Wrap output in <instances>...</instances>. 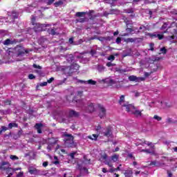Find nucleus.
I'll return each instance as SVG.
<instances>
[{
  "instance_id": "nucleus-1",
  "label": "nucleus",
  "mask_w": 177,
  "mask_h": 177,
  "mask_svg": "<svg viewBox=\"0 0 177 177\" xmlns=\"http://www.w3.org/2000/svg\"><path fill=\"white\" fill-rule=\"evenodd\" d=\"M58 115L59 117L66 115L67 118H78V117H80V112H77L73 109H70L68 112L66 111H59Z\"/></svg>"
},
{
  "instance_id": "nucleus-2",
  "label": "nucleus",
  "mask_w": 177,
  "mask_h": 177,
  "mask_svg": "<svg viewBox=\"0 0 177 177\" xmlns=\"http://www.w3.org/2000/svg\"><path fill=\"white\" fill-rule=\"evenodd\" d=\"M80 65L78 64L73 63L70 66H66L63 68L65 74H68V75H71L73 73H77V71L79 70Z\"/></svg>"
},
{
  "instance_id": "nucleus-3",
  "label": "nucleus",
  "mask_w": 177,
  "mask_h": 177,
  "mask_svg": "<svg viewBox=\"0 0 177 177\" xmlns=\"http://www.w3.org/2000/svg\"><path fill=\"white\" fill-rule=\"evenodd\" d=\"M62 136H68L69 139H64V143L66 147H75V143H74V136L72 134H68L67 132H64Z\"/></svg>"
},
{
  "instance_id": "nucleus-4",
  "label": "nucleus",
  "mask_w": 177,
  "mask_h": 177,
  "mask_svg": "<svg viewBox=\"0 0 177 177\" xmlns=\"http://www.w3.org/2000/svg\"><path fill=\"white\" fill-rule=\"evenodd\" d=\"M102 134L106 136V138H111V136H113V129L111 127L108 126L106 128V131L103 132Z\"/></svg>"
},
{
  "instance_id": "nucleus-5",
  "label": "nucleus",
  "mask_w": 177,
  "mask_h": 177,
  "mask_svg": "<svg viewBox=\"0 0 177 177\" xmlns=\"http://www.w3.org/2000/svg\"><path fill=\"white\" fill-rule=\"evenodd\" d=\"M98 109L100 110L99 117L100 118L106 117V108H104V106H103V105L102 104H98Z\"/></svg>"
},
{
  "instance_id": "nucleus-6",
  "label": "nucleus",
  "mask_w": 177,
  "mask_h": 177,
  "mask_svg": "<svg viewBox=\"0 0 177 177\" xmlns=\"http://www.w3.org/2000/svg\"><path fill=\"white\" fill-rule=\"evenodd\" d=\"M108 157L109 156L106 153H104V155L101 156V160H105L104 162L105 165H108V167H110L111 168L113 167V164L110 162V160H107Z\"/></svg>"
},
{
  "instance_id": "nucleus-7",
  "label": "nucleus",
  "mask_w": 177,
  "mask_h": 177,
  "mask_svg": "<svg viewBox=\"0 0 177 177\" xmlns=\"http://www.w3.org/2000/svg\"><path fill=\"white\" fill-rule=\"evenodd\" d=\"M15 44H17V40H10V39H7L3 42V44L6 46H9V45H13Z\"/></svg>"
},
{
  "instance_id": "nucleus-8",
  "label": "nucleus",
  "mask_w": 177,
  "mask_h": 177,
  "mask_svg": "<svg viewBox=\"0 0 177 177\" xmlns=\"http://www.w3.org/2000/svg\"><path fill=\"white\" fill-rule=\"evenodd\" d=\"M17 56H24L26 53H28V50L24 49V48L23 47H20V48L17 50Z\"/></svg>"
},
{
  "instance_id": "nucleus-9",
  "label": "nucleus",
  "mask_w": 177,
  "mask_h": 177,
  "mask_svg": "<svg viewBox=\"0 0 177 177\" xmlns=\"http://www.w3.org/2000/svg\"><path fill=\"white\" fill-rule=\"evenodd\" d=\"M57 142H59V139L50 138L48 139L47 145H51V146H55V145H57Z\"/></svg>"
},
{
  "instance_id": "nucleus-10",
  "label": "nucleus",
  "mask_w": 177,
  "mask_h": 177,
  "mask_svg": "<svg viewBox=\"0 0 177 177\" xmlns=\"http://www.w3.org/2000/svg\"><path fill=\"white\" fill-rule=\"evenodd\" d=\"M122 107H125L126 108V111L127 113H129L131 111V109H135V106L129 104V102H126L122 105Z\"/></svg>"
},
{
  "instance_id": "nucleus-11",
  "label": "nucleus",
  "mask_w": 177,
  "mask_h": 177,
  "mask_svg": "<svg viewBox=\"0 0 177 177\" xmlns=\"http://www.w3.org/2000/svg\"><path fill=\"white\" fill-rule=\"evenodd\" d=\"M79 82H80V84H84L85 85H86V84H88V85H96V81L91 79L88 81L79 80Z\"/></svg>"
},
{
  "instance_id": "nucleus-12",
  "label": "nucleus",
  "mask_w": 177,
  "mask_h": 177,
  "mask_svg": "<svg viewBox=\"0 0 177 177\" xmlns=\"http://www.w3.org/2000/svg\"><path fill=\"white\" fill-rule=\"evenodd\" d=\"M42 127L44 124L42 123H36L35 125V129L37 131V133H42Z\"/></svg>"
},
{
  "instance_id": "nucleus-13",
  "label": "nucleus",
  "mask_w": 177,
  "mask_h": 177,
  "mask_svg": "<svg viewBox=\"0 0 177 177\" xmlns=\"http://www.w3.org/2000/svg\"><path fill=\"white\" fill-rule=\"evenodd\" d=\"M142 111H143V109L141 111L136 109L134 111H132V114L135 115L136 118H139V117L142 115Z\"/></svg>"
},
{
  "instance_id": "nucleus-14",
  "label": "nucleus",
  "mask_w": 177,
  "mask_h": 177,
  "mask_svg": "<svg viewBox=\"0 0 177 177\" xmlns=\"http://www.w3.org/2000/svg\"><path fill=\"white\" fill-rule=\"evenodd\" d=\"M88 113H93L95 111V105L93 103L90 102L88 104Z\"/></svg>"
},
{
  "instance_id": "nucleus-15",
  "label": "nucleus",
  "mask_w": 177,
  "mask_h": 177,
  "mask_svg": "<svg viewBox=\"0 0 177 177\" xmlns=\"http://www.w3.org/2000/svg\"><path fill=\"white\" fill-rule=\"evenodd\" d=\"M124 174L125 177H133V171L132 170H125Z\"/></svg>"
},
{
  "instance_id": "nucleus-16",
  "label": "nucleus",
  "mask_w": 177,
  "mask_h": 177,
  "mask_svg": "<svg viewBox=\"0 0 177 177\" xmlns=\"http://www.w3.org/2000/svg\"><path fill=\"white\" fill-rule=\"evenodd\" d=\"M12 128H19V124L16 122H10L8 124V129H12Z\"/></svg>"
},
{
  "instance_id": "nucleus-17",
  "label": "nucleus",
  "mask_w": 177,
  "mask_h": 177,
  "mask_svg": "<svg viewBox=\"0 0 177 177\" xmlns=\"http://www.w3.org/2000/svg\"><path fill=\"white\" fill-rule=\"evenodd\" d=\"M129 80L132 82H139V78L135 75H130Z\"/></svg>"
},
{
  "instance_id": "nucleus-18",
  "label": "nucleus",
  "mask_w": 177,
  "mask_h": 177,
  "mask_svg": "<svg viewBox=\"0 0 177 177\" xmlns=\"http://www.w3.org/2000/svg\"><path fill=\"white\" fill-rule=\"evenodd\" d=\"M99 135H100V133H97V134H93V137L94 138H92V136H88V138L91 140H97V138H99Z\"/></svg>"
},
{
  "instance_id": "nucleus-19",
  "label": "nucleus",
  "mask_w": 177,
  "mask_h": 177,
  "mask_svg": "<svg viewBox=\"0 0 177 177\" xmlns=\"http://www.w3.org/2000/svg\"><path fill=\"white\" fill-rule=\"evenodd\" d=\"M120 157L119 155L117 154H113L111 157V160H112V161L113 162H117V161H118V158Z\"/></svg>"
},
{
  "instance_id": "nucleus-20",
  "label": "nucleus",
  "mask_w": 177,
  "mask_h": 177,
  "mask_svg": "<svg viewBox=\"0 0 177 177\" xmlns=\"http://www.w3.org/2000/svg\"><path fill=\"white\" fill-rule=\"evenodd\" d=\"M124 102H125V95H122L120 96L118 103L120 104V106H122V103H124Z\"/></svg>"
},
{
  "instance_id": "nucleus-21",
  "label": "nucleus",
  "mask_w": 177,
  "mask_h": 177,
  "mask_svg": "<svg viewBox=\"0 0 177 177\" xmlns=\"http://www.w3.org/2000/svg\"><path fill=\"white\" fill-rule=\"evenodd\" d=\"M86 15V12H77L75 14L76 17H84V16Z\"/></svg>"
},
{
  "instance_id": "nucleus-22",
  "label": "nucleus",
  "mask_w": 177,
  "mask_h": 177,
  "mask_svg": "<svg viewBox=\"0 0 177 177\" xmlns=\"http://www.w3.org/2000/svg\"><path fill=\"white\" fill-rule=\"evenodd\" d=\"M64 2L62 0H59L58 1H56L54 3V6L55 8H59V6H62L63 5Z\"/></svg>"
},
{
  "instance_id": "nucleus-23",
  "label": "nucleus",
  "mask_w": 177,
  "mask_h": 177,
  "mask_svg": "<svg viewBox=\"0 0 177 177\" xmlns=\"http://www.w3.org/2000/svg\"><path fill=\"white\" fill-rule=\"evenodd\" d=\"M135 41H136V38L133 39L132 37H129L124 40V42H126L127 44H129V42L132 43L135 42Z\"/></svg>"
},
{
  "instance_id": "nucleus-24",
  "label": "nucleus",
  "mask_w": 177,
  "mask_h": 177,
  "mask_svg": "<svg viewBox=\"0 0 177 177\" xmlns=\"http://www.w3.org/2000/svg\"><path fill=\"white\" fill-rule=\"evenodd\" d=\"M121 166H122V165H120L119 167H118L117 168L110 169L109 172H111V174H113V172H115V171H121V169L120 168V167H121Z\"/></svg>"
},
{
  "instance_id": "nucleus-25",
  "label": "nucleus",
  "mask_w": 177,
  "mask_h": 177,
  "mask_svg": "<svg viewBox=\"0 0 177 177\" xmlns=\"http://www.w3.org/2000/svg\"><path fill=\"white\" fill-rule=\"evenodd\" d=\"M105 69H106V67L102 65H98L97 66V71H99V73H103V71H104Z\"/></svg>"
},
{
  "instance_id": "nucleus-26",
  "label": "nucleus",
  "mask_w": 177,
  "mask_h": 177,
  "mask_svg": "<svg viewBox=\"0 0 177 177\" xmlns=\"http://www.w3.org/2000/svg\"><path fill=\"white\" fill-rule=\"evenodd\" d=\"M1 168L3 169V171H6V174L8 175L10 172H12L13 171L12 168L10 167H3V166L1 167Z\"/></svg>"
},
{
  "instance_id": "nucleus-27",
  "label": "nucleus",
  "mask_w": 177,
  "mask_h": 177,
  "mask_svg": "<svg viewBox=\"0 0 177 177\" xmlns=\"http://www.w3.org/2000/svg\"><path fill=\"white\" fill-rule=\"evenodd\" d=\"M12 19L14 20H16V19L19 18V13L16 12V11H12Z\"/></svg>"
},
{
  "instance_id": "nucleus-28",
  "label": "nucleus",
  "mask_w": 177,
  "mask_h": 177,
  "mask_svg": "<svg viewBox=\"0 0 177 177\" xmlns=\"http://www.w3.org/2000/svg\"><path fill=\"white\" fill-rule=\"evenodd\" d=\"M9 128L5 127V126H1V130H0V135H2V132H6Z\"/></svg>"
},
{
  "instance_id": "nucleus-29",
  "label": "nucleus",
  "mask_w": 177,
  "mask_h": 177,
  "mask_svg": "<svg viewBox=\"0 0 177 177\" xmlns=\"http://www.w3.org/2000/svg\"><path fill=\"white\" fill-rule=\"evenodd\" d=\"M73 60H74V55L71 54V55H68L67 56V61L68 62H73Z\"/></svg>"
},
{
  "instance_id": "nucleus-30",
  "label": "nucleus",
  "mask_w": 177,
  "mask_h": 177,
  "mask_svg": "<svg viewBox=\"0 0 177 177\" xmlns=\"http://www.w3.org/2000/svg\"><path fill=\"white\" fill-rule=\"evenodd\" d=\"M125 13H132L131 15V17H135V15H133V10H132V9L125 10Z\"/></svg>"
},
{
  "instance_id": "nucleus-31",
  "label": "nucleus",
  "mask_w": 177,
  "mask_h": 177,
  "mask_svg": "<svg viewBox=\"0 0 177 177\" xmlns=\"http://www.w3.org/2000/svg\"><path fill=\"white\" fill-rule=\"evenodd\" d=\"M6 165H8V162H3L0 167V169H1V171H3V168H9V167H6ZM2 167H3V168H2Z\"/></svg>"
},
{
  "instance_id": "nucleus-32",
  "label": "nucleus",
  "mask_w": 177,
  "mask_h": 177,
  "mask_svg": "<svg viewBox=\"0 0 177 177\" xmlns=\"http://www.w3.org/2000/svg\"><path fill=\"white\" fill-rule=\"evenodd\" d=\"M10 160H12V161H16V160H19V157H17L16 155H11L10 156Z\"/></svg>"
},
{
  "instance_id": "nucleus-33",
  "label": "nucleus",
  "mask_w": 177,
  "mask_h": 177,
  "mask_svg": "<svg viewBox=\"0 0 177 177\" xmlns=\"http://www.w3.org/2000/svg\"><path fill=\"white\" fill-rule=\"evenodd\" d=\"M107 59L113 62V60H115V57L113 55H111L108 57Z\"/></svg>"
},
{
  "instance_id": "nucleus-34",
  "label": "nucleus",
  "mask_w": 177,
  "mask_h": 177,
  "mask_svg": "<svg viewBox=\"0 0 177 177\" xmlns=\"http://www.w3.org/2000/svg\"><path fill=\"white\" fill-rule=\"evenodd\" d=\"M33 68H38L39 70H41L42 69V66H39V65H37V64H34L32 65Z\"/></svg>"
},
{
  "instance_id": "nucleus-35",
  "label": "nucleus",
  "mask_w": 177,
  "mask_h": 177,
  "mask_svg": "<svg viewBox=\"0 0 177 177\" xmlns=\"http://www.w3.org/2000/svg\"><path fill=\"white\" fill-rule=\"evenodd\" d=\"M153 119L156 120L157 121H161V120H162V118H161V117H160V116H158L157 115H155L153 116Z\"/></svg>"
},
{
  "instance_id": "nucleus-36",
  "label": "nucleus",
  "mask_w": 177,
  "mask_h": 177,
  "mask_svg": "<svg viewBox=\"0 0 177 177\" xmlns=\"http://www.w3.org/2000/svg\"><path fill=\"white\" fill-rule=\"evenodd\" d=\"M51 35H56V29H51L49 32Z\"/></svg>"
},
{
  "instance_id": "nucleus-37",
  "label": "nucleus",
  "mask_w": 177,
  "mask_h": 177,
  "mask_svg": "<svg viewBox=\"0 0 177 177\" xmlns=\"http://www.w3.org/2000/svg\"><path fill=\"white\" fill-rule=\"evenodd\" d=\"M100 129H102V126L100 124H99L98 126L96 127V131H97V133H100V132L99 131H100Z\"/></svg>"
},
{
  "instance_id": "nucleus-38",
  "label": "nucleus",
  "mask_w": 177,
  "mask_h": 177,
  "mask_svg": "<svg viewBox=\"0 0 177 177\" xmlns=\"http://www.w3.org/2000/svg\"><path fill=\"white\" fill-rule=\"evenodd\" d=\"M167 124H174L175 122L172 121V118H167Z\"/></svg>"
},
{
  "instance_id": "nucleus-39",
  "label": "nucleus",
  "mask_w": 177,
  "mask_h": 177,
  "mask_svg": "<svg viewBox=\"0 0 177 177\" xmlns=\"http://www.w3.org/2000/svg\"><path fill=\"white\" fill-rule=\"evenodd\" d=\"M160 52H162L163 55H165L167 53V48H165V47L160 48Z\"/></svg>"
},
{
  "instance_id": "nucleus-40",
  "label": "nucleus",
  "mask_w": 177,
  "mask_h": 177,
  "mask_svg": "<svg viewBox=\"0 0 177 177\" xmlns=\"http://www.w3.org/2000/svg\"><path fill=\"white\" fill-rule=\"evenodd\" d=\"M28 79L29 80H35V75H34L33 74H29Z\"/></svg>"
},
{
  "instance_id": "nucleus-41",
  "label": "nucleus",
  "mask_w": 177,
  "mask_h": 177,
  "mask_svg": "<svg viewBox=\"0 0 177 177\" xmlns=\"http://www.w3.org/2000/svg\"><path fill=\"white\" fill-rule=\"evenodd\" d=\"M115 66V64H113V63H111V62H107V63H106V66H107V67H113V66Z\"/></svg>"
},
{
  "instance_id": "nucleus-42",
  "label": "nucleus",
  "mask_w": 177,
  "mask_h": 177,
  "mask_svg": "<svg viewBox=\"0 0 177 177\" xmlns=\"http://www.w3.org/2000/svg\"><path fill=\"white\" fill-rule=\"evenodd\" d=\"M55 81V77H50L49 80H47L48 84H52Z\"/></svg>"
},
{
  "instance_id": "nucleus-43",
  "label": "nucleus",
  "mask_w": 177,
  "mask_h": 177,
  "mask_svg": "<svg viewBox=\"0 0 177 177\" xmlns=\"http://www.w3.org/2000/svg\"><path fill=\"white\" fill-rule=\"evenodd\" d=\"M149 37L151 38H157V34H156V33H149Z\"/></svg>"
},
{
  "instance_id": "nucleus-44",
  "label": "nucleus",
  "mask_w": 177,
  "mask_h": 177,
  "mask_svg": "<svg viewBox=\"0 0 177 177\" xmlns=\"http://www.w3.org/2000/svg\"><path fill=\"white\" fill-rule=\"evenodd\" d=\"M48 145V146H47V150L48 151H50L51 150H52V147H53V145H50V144H47Z\"/></svg>"
},
{
  "instance_id": "nucleus-45",
  "label": "nucleus",
  "mask_w": 177,
  "mask_h": 177,
  "mask_svg": "<svg viewBox=\"0 0 177 177\" xmlns=\"http://www.w3.org/2000/svg\"><path fill=\"white\" fill-rule=\"evenodd\" d=\"M5 104H9V106H10V104H12V101L9 100H6L4 101Z\"/></svg>"
},
{
  "instance_id": "nucleus-46",
  "label": "nucleus",
  "mask_w": 177,
  "mask_h": 177,
  "mask_svg": "<svg viewBox=\"0 0 177 177\" xmlns=\"http://www.w3.org/2000/svg\"><path fill=\"white\" fill-rule=\"evenodd\" d=\"M157 38H158V39H160V40L163 39H164V35L158 34L157 35Z\"/></svg>"
},
{
  "instance_id": "nucleus-47",
  "label": "nucleus",
  "mask_w": 177,
  "mask_h": 177,
  "mask_svg": "<svg viewBox=\"0 0 177 177\" xmlns=\"http://www.w3.org/2000/svg\"><path fill=\"white\" fill-rule=\"evenodd\" d=\"M126 31H127V32H133L134 30H133V28H126Z\"/></svg>"
},
{
  "instance_id": "nucleus-48",
  "label": "nucleus",
  "mask_w": 177,
  "mask_h": 177,
  "mask_svg": "<svg viewBox=\"0 0 177 177\" xmlns=\"http://www.w3.org/2000/svg\"><path fill=\"white\" fill-rule=\"evenodd\" d=\"M69 156H70V157L71 158L72 160H74L75 156V152L71 153L69 154Z\"/></svg>"
},
{
  "instance_id": "nucleus-49",
  "label": "nucleus",
  "mask_w": 177,
  "mask_h": 177,
  "mask_svg": "<svg viewBox=\"0 0 177 177\" xmlns=\"http://www.w3.org/2000/svg\"><path fill=\"white\" fill-rule=\"evenodd\" d=\"M35 172H37V169H30L29 170V173L30 174V175H34V174H35Z\"/></svg>"
},
{
  "instance_id": "nucleus-50",
  "label": "nucleus",
  "mask_w": 177,
  "mask_h": 177,
  "mask_svg": "<svg viewBox=\"0 0 177 177\" xmlns=\"http://www.w3.org/2000/svg\"><path fill=\"white\" fill-rule=\"evenodd\" d=\"M149 50H151L153 52V50H154V44L151 43L150 44V49H149Z\"/></svg>"
},
{
  "instance_id": "nucleus-51",
  "label": "nucleus",
  "mask_w": 177,
  "mask_h": 177,
  "mask_svg": "<svg viewBox=\"0 0 177 177\" xmlns=\"http://www.w3.org/2000/svg\"><path fill=\"white\" fill-rule=\"evenodd\" d=\"M115 42L118 45H120L121 44V37H117Z\"/></svg>"
},
{
  "instance_id": "nucleus-52",
  "label": "nucleus",
  "mask_w": 177,
  "mask_h": 177,
  "mask_svg": "<svg viewBox=\"0 0 177 177\" xmlns=\"http://www.w3.org/2000/svg\"><path fill=\"white\" fill-rule=\"evenodd\" d=\"M42 165H43V167H44V168H46V167H48V165H49V162H48V161L44 162Z\"/></svg>"
},
{
  "instance_id": "nucleus-53",
  "label": "nucleus",
  "mask_w": 177,
  "mask_h": 177,
  "mask_svg": "<svg viewBox=\"0 0 177 177\" xmlns=\"http://www.w3.org/2000/svg\"><path fill=\"white\" fill-rule=\"evenodd\" d=\"M24 176V172L20 171L17 175V177H23Z\"/></svg>"
},
{
  "instance_id": "nucleus-54",
  "label": "nucleus",
  "mask_w": 177,
  "mask_h": 177,
  "mask_svg": "<svg viewBox=\"0 0 177 177\" xmlns=\"http://www.w3.org/2000/svg\"><path fill=\"white\" fill-rule=\"evenodd\" d=\"M53 2H55V0H48L46 3L47 5L50 6L52 3H53Z\"/></svg>"
},
{
  "instance_id": "nucleus-55",
  "label": "nucleus",
  "mask_w": 177,
  "mask_h": 177,
  "mask_svg": "<svg viewBox=\"0 0 177 177\" xmlns=\"http://www.w3.org/2000/svg\"><path fill=\"white\" fill-rule=\"evenodd\" d=\"M97 37L96 35H94L93 37H91L88 39V41H93V39H97Z\"/></svg>"
},
{
  "instance_id": "nucleus-56",
  "label": "nucleus",
  "mask_w": 177,
  "mask_h": 177,
  "mask_svg": "<svg viewBox=\"0 0 177 177\" xmlns=\"http://www.w3.org/2000/svg\"><path fill=\"white\" fill-rule=\"evenodd\" d=\"M48 85V82H44L40 84V86H46Z\"/></svg>"
},
{
  "instance_id": "nucleus-57",
  "label": "nucleus",
  "mask_w": 177,
  "mask_h": 177,
  "mask_svg": "<svg viewBox=\"0 0 177 177\" xmlns=\"http://www.w3.org/2000/svg\"><path fill=\"white\" fill-rule=\"evenodd\" d=\"M143 143H144V145H147V146H151V145H153L150 142H147L146 140H144Z\"/></svg>"
},
{
  "instance_id": "nucleus-58",
  "label": "nucleus",
  "mask_w": 177,
  "mask_h": 177,
  "mask_svg": "<svg viewBox=\"0 0 177 177\" xmlns=\"http://www.w3.org/2000/svg\"><path fill=\"white\" fill-rule=\"evenodd\" d=\"M90 53H91V55H92V56H93L94 55H96V50H91L90 51Z\"/></svg>"
},
{
  "instance_id": "nucleus-59",
  "label": "nucleus",
  "mask_w": 177,
  "mask_h": 177,
  "mask_svg": "<svg viewBox=\"0 0 177 177\" xmlns=\"http://www.w3.org/2000/svg\"><path fill=\"white\" fill-rule=\"evenodd\" d=\"M83 93H84V91H77V96H82Z\"/></svg>"
},
{
  "instance_id": "nucleus-60",
  "label": "nucleus",
  "mask_w": 177,
  "mask_h": 177,
  "mask_svg": "<svg viewBox=\"0 0 177 177\" xmlns=\"http://www.w3.org/2000/svg\"><path fill=\"white\" fill-rule=\"evenodd\" d=\"M69 44H74V38L71 37V38L69 39Z\"/></svg>"
},
{
  "instance_id": "nucleus-61",
  "label": "nucleus",
  "mask_w": 177,
  "mask_h": 177,
  "mask_svg": "<svg viewBox=\"0 0 177 177\" xmlns=\"http://www.w3.org/2000/svg\"><path fill=\"white\" fill-rule=\"evenodd\" d=\"M167 24H164L161 27V30H165V28H167Z\"/></svg>"
},
{
  "instance_id": "nucleus-62",
  "label": "nucleus",
  "mask_w": 177,
  "mask_h": 177,
  "mask_svg": "<svg viewBox=\"0 0 177 177\" xmlns=\"http://www.w3.org/2000/svg\"><path fill=\"white\" fill-rule=\"evenodd\" d=\"M97 39H98V41H104L105 38L103 37H97Z\"/></svg>"
},
{
  "instance_id": "nucleus-63",
  "label": "nucleus",
  "mask_w": 177,
  "mask_h": 177,
  "mask_svg": "<svg viewBox=\"0 0 177 177\" xmlns=\"http://www.w3.org/2000/svg\"><path fill=\"white\" fill-rule=\"evenodd\" d=\"M12 171H21V167L14 168V169H12Z\"/></svg>"
},
{
  "instance_id": "nucleus-64",
  "label": "nucleus",
  "mask_w": 177,
  "mask_h": 177,
  "mask_svg": "<svg viewBox=\"0 0 177 177\" xmlns=\"http://www.w3.org/2000/svg\"><path fill=\"white\" fill-rule=\"evenodd\" d=\"M167 175L168 177H172V172H171L170 171H167Z\"/></svg>"
}]
</instances>
